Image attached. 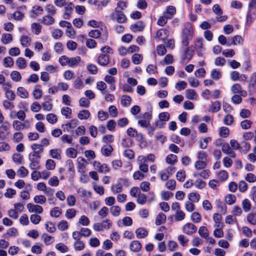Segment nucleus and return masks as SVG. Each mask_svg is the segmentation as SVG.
Masks as SVG:
<instances>
[{
	"label": "nucleus",
	"mask_w": 256,
	"mask_h": 256,
	"mask_svg": "<svg viewBox=\"0 0 256 256\" xmlns=\"http://www.w3.org/2000/svg\"><path fill=\"white\" fill-rule=\"evenodd\" d=\"M194 53V45L187 46H182L180 49V58L182 62L184 63L190 62L193 57Z\"/></svg>",
	"instance_id": "nucleus-1"
},
{
	"label": "nucleus",
	"mask_w": 256,
	"mask_h": 256,
	"mask_svg": "<svg viewBox=\"0 0 256 256\" xmlns=\"http://www.w3.org/2000/svg\"><path fill=\"white\" fill-rule=\"evenodd\" d=\"M193 28L190 24L186 25L182 30L181 36L182 46H187L193 38Z\"/></svg>",
	"instance_id": "nucleus-2"
},
{
	"label": "nucleus",
	"mask_w": 256,
	"mask_h": 256,
	"mask_svg": "<svg viewBox=\"0 0 256 256\" xmlns=\"http://www.w3.org/2000/svg\"><path fill=\"white\" fill-rule=\"evenodd\" d=\"M110 16L113 21H116L120 24L124 23L126 20V17L124 14L117 8L110 14Z\"/></svg>",
	"instance_id": "nucleus-3"
},
{
	"label": "nucleus",
	"mask_w": 256,
	"mask_h": 256,
	"mask_svg": "<svg viewBox=\"0 0 256 256\" xmlns=\"http://www.w3.org/2000/svg\"><path fill=\"white\" fill-rule=\"evenodd\" d=\"M194 46V50L196 49L198 56L200 57L202 56L205 50L202 38H197L195 40Z\"/></svg>",
	"instance_id": "nucleus-4"
},
{
	"label": "nucleus",
	"mask_w": 256,
	"mask_h": 256,
	"mask_svg": "<svg viewBox=\"0 0 256 256\" xmlns=\"http://www.w3.org/2000/svg\"><path fill=\"white\" fill-rule=\"evenodd\" d=\"M30 123L28 120H26L24 122L19 120H14L12 122V126L16 130H20L28 128L30 126Z\"/></svg>",
	"instance_id": "nucleus-5"
},
{
	"label": "nucleus",
	"mask_w": 256,
	"mask_h": 256,
	"mask_svg": "<svg viewBox=\"0 0 256 256\" xmlns=\"http://www.w3.org/2000/svg\"><path fill=\"white\" fill-rule=\"evenodd\" d=\"M93 166L96 170L100 173H106L110 171L109 167L108 164H102L98 161H94L93 164Z\"/></svg>",
	"instance_id": "nucleus-6"
},
{
	"label": "nucleus",
	"mask_w": 256,
	"mask_h": 256,
	"mask_svg": "<svg viewBox=\"0 0 256 256\" xmlns=\"http://www.w3.org/2000/svg\"><path fill=\"white\" fill-rule=\"evenodd\" d=\"M196 230V226L191 223H187L182 227L183 232L188 235H192L194 234Z\"/></svg>",
	"instance_id": "nucleus-7"
},
{
	"label": "nucleus",
	"mask_w": 256,
	"mask_h": 256,
	"mask_svg": "<svg viewBox=\"0 0 256 256\" xmlns=\"http://www.w3.org/2000/svg\"><path fill=\"white\" fill-rule=\"evenodd\" d=\"M159 120L155 122V124L160 128H163V124H160L162 122H167L170 118V115L168 112H162L158 114Z\"/></svg>",
	"instance_id": "nucleus-8"
},
{
	"label": "nucleus",
	"mask_w": 256,
	"mask_h": 256,
	"mask_svg": "<svg viewBox=\"0 0 256 256\" xmlns=\"http://www.w3.org/2000/svg\"><path fill=\"white\" fill-rule=\"evenodd\" d=\"M139 169L144 172H146L148 171V165L146 164V158L143 156H140L138 158Z\"/></svg>",
	"instance_id": "nucleus-9"
},
{
	"label": "nucleus",
	"mask_w": 256,
	"mask_h": 256,
	"mask_svg": "<svg viewBox=\"0 0 256 256\" xmlns=\"http://www.w3.org/2000/svg\"><path fill=\"white\" fill-rule=\"evenodd\" d=\"M176 14V8L172 6H168L166 7V10L162 14L166 18L170 20L173 18Z\"/></svg>",
	"instance_id": "nucleus-10"
},
{
	"label": "nucleus",
	"mask_w": 256,
	"mask_h": 256,
	"mask_svg": "<svg viewBox=\"0 0 256 256\" xmlns=\"http://www.w3.org/2000/svg\"><path fill=\"white\" fill-rule=\"evenodd\" d=\"M78 170V172L84 174L85 172V168L87 164L86 160L82 157H78L77 158Z\"/></svg>",
	"instance_id": "nucleus-11"
},
{
	"label": "nucleus",
	"mask_w": 256,
	"mask_h": 256,
	"mask_svg": "<svg viewBox=\"0 0 256 256\" xmlns=\"http://www.w3.org/2000/svg\"><path fill=\"white\" fill-rule=\"evenodd\" d=\"M248 89L250 93H254L256 91V72H253L250 76Z\"/></svg>",
	"instance_id": "nucleus-12"
},
{
	"label": "nucleus",
	"mask_w": 256,
	"mask_h": 256,
	"mask_svg": "<svg viewBox=\"0 0 256 256\" xmlns=\"http://www.w3.org/2000/svg\"><path fill=\"white\" fill-rule=\"evenodd\" d=\"M145 27V24L142 21H138L130 26V28L134 32H142Z\"/></svg>",
	"instance_id": "nucleus-13"
},
{
	"label": "nucleus",
	"mask_w": 256,
	"mask_h": 256,
	"mask_svg": "<svg viewBox=\"0 0 256 256\" xmlns=\"http://www.w3.org/2000/svg\"><path fill=\"white\" fill-rule=\"evenodd\" d=\"M27 208L30 212H34L36 214H40L43 212V208L42 206L38 204H27Z\"/></svg>",
	"instance_id": "nucleus-14"
},
{
	"label": "nucleus",
	"mask_w": 256,
	"mask_h": 256,
	"mask_svg": "<svg viewBox=\"0 0 256 256\" xmlns=\"http://www.w3.org/2000/svg\"><path fill=\"white\" fill-rule=\"evenodd\" d=\"M10 128V124L8 122H5L0 126V140H3L6 138L7 135V131Z\"/></svg>",
	"instance_id": "nucleus-15"
},
{
	"label": "nucleus",
	"mask_w": 256,
	"mask_h": 256,
	"mask_svg": "<svg viewBox=\"0 0 256 256\" xmlns=\"http://www.w3.org/2000/svg\"><path fill=\"white\" fill-rule=\"evenodd\" d=\"M110 62V56L107 54H100L98 58V63L102 66H107Z\"/></svg>",
	"instance_id": "nucleus-16"
},
{
	"label": "nucleus",
	"mask_w": 256,
	"mask_h": 256,
	"mask_svg": "<svg viewBox=\"0 0 256 256\" xmlns=\"http://www.w3.org/2000/svg\"><path fill=\"white\" fill-rule=\"evenodd\" d=\"M243 40L241 36H236L232 38H228L226 46H229L232 45H236L242 43Z\"/></svg>",
	"instance_id": "nucleus-17"
},
{
	"label": "nucleus",
	"mask_w": 256,
	"mask_h": 256,
	"mask_svg": "<svg viewBox=\"0 0 256 256\" xmlns=\"http://www.w3.org/2000/svg\"><path fill=\"white\" fill-rule=\"evenodd\" d=\"M256 15V10H248L246 15V24L250 26L254 20Z\"/></svg>",
	"instance_id": "nucleus-18"
},
{
	"label": "nucleus",
	"mask_w": 256,
	"mask_h": 256,
	"mask_svg": "<svg viewBox=\"0 0 256 256\" xmlns=\"http://www.w3.org/2000/svg\"><path fill=\"white\" fill-rule=\"evenodd\" d=\"M74 5L72 2H70L65 6L64 13V18L66 20L70 19Z\"/></svg>",
	"instance_id": "nucleus-19"
},
{
	"label": "nucleus",
	"mask_w": 256,
	"mask_h": 256,
	"mask_svg": "<svg viewBox=\"0 0 256 256\" xmlns=\"http://www.w3.org/2000/svg\"><path fill=\"white\" fill-rule=\"evenodd\" d=\"M213 220L214 222V228H224V224L222 222V216L218 214H214L213 215Z\"/></svg>",
	"instance_id": "nucleus-20"
},
{
	"label": "nucleus",
	"mask_w": 256,
	"mask_h": 256,
	"mask_svg": "<svg viewBox=\"0 0 256 256\" xmlns=\"http://www.w3.org/2000/svg\"><path fill=\"white\" fill-rule=\"evenodd\" d=\"M31 148L34 151V154H33L34 156L40 158V156H38L42 152L44 148L42 144H33L31 146Z\"/></svg>",
	"instance_id": "nucleus-21"
},
{
	"label": "nucleus",
	"mask_w": 256,
	"mask_h": 256,
	"mask_svg": "<svg viewBox=\"0 0 256 256\" xmlns=\"http://www.w3.org/2000/svg\"><path fill=\"white\" fill-rule=\"evenodd\" d=\"M142 244L138 240H134L131 242L130 245V249L133 252H138L142 248Z\"/></svg>",
	"instance_id": "nucleus-22"
},
{
	"label": "nucleus",
	"mask_w": 256,
	"mask_h": 256,
	"mask_svg": "<svg viewBox=\"0 0 256 256\" xmlns=\"http://www.w3.org/2000/svg\"><path fill=\"white\" fill-rule=\"evenodd\" d=\"M62 150L60 148L52 149L50 151V156L54 159L60 160L61 159Z\"/></svg>",
	"instance_id": "nucleus-23"
},
{
	"label": "nucleus",
	"mask_w": 256,
	"mask_h": 256,
	"mask_svg": "<svg viewBox=\"0 0 256 256\" xmlns=\"http://www.w3.org/2000/svg\"><path fill=\"white\" fill-rule=\"evenodd\" d=\"M42 12L43 9L40 6H34L30 11V16L32 18H36L38 14H41Z\"/></svg>",
	"instance_id": "nucleus-24"
},
{
	"label": "nucleus",
	"mask_w": 256,
	"mask_h": 256,
	"mask_svg": "<svg viewBox=\"0 0 256 256\" xmlns=\"http://www.w3.org/2000/svg\"><path fill=\"white\" fill-rule=\"evenodd\" d=\"M136 234L138 238H143L148 236V232L144 228H139L136 230Z\"/></svg>",
	"instance_id": "nucleus-25"
},
{
	"label": "nucleus",
	"mask_w": 256,
	"mask_h": 256,
	"mask_svg": "<svg viewBox=\"0 0 256 256\" xmlns=\"http://www.w3.org/2000/svg\"><path fill=\"white\" fill-rule=\"evenodd\" d=\"M210 174V171L208 170H203L201 172H196L193 174L194 178L201 176L204 179H207Z\"/></svg>",
	"instance_id": "nucleus-26"
},
{
	"label": "nucleus",
	"mask_w": 256,
	"mask_h": 256,
	"mask_svg": "<svg viewBox=\"0 0 256 256\" xmlns=\"http://www.w3.org/2000/svg\"><path fill=\"white\" fill-rule=\"evenodd\" d=\"M54 22V18L50 15H46L42 17L40 20V22L44 24L49 26Z\"/></svg>",
	"instance_id": "nucleus-27"
},
{
	"label": "nucleus",
	"mask_w": 256,
	"mask_h": 256,
	"mask_svg": "<svg viewBox=\"0 0 256 256\" xmlns=\"http://www.w3.org/2000/svg\"><path fill=\"white\" fill-rule=\"evenodd\" d=\"M42 26L36 22H33L31 24V29L33 33L36 35H38L40 34L42 31Z\"/></svg>",
	"instance_id": "nucleus-28"
},
{
	"label": "nucleus",
	"mask_w": 256,
	"mask_h": 256,
	"mask_svg": "<svg viewBox=\"0 0 256 256\" xmlns=\"http://www.w3.org/2000/svg\"><path fill=\"white\" fill-rule=\"evenodd\" d=\"M186 98L189 100H196L198 97V94L194 90L192 89H188L186 91Z\"/></svg>",
	"instance_id": "nucleus-29"
},
{
	"label": "nucleus",
	"mask_w": 256,
	"mask_h": 256,
	"mask_svg": "<svg viewBox=\"0 0 256 256\" xmlns=\"http://www.w3.org/2000/svg\"><path fill=\"white\" fill-rule=\"evenodd\" d=\"M17 94L22 98H26L29 94L26 90L23 87H18L17 88Z\"/></svg>",
	"instance_id": "nucleus-30"
},
{
	"label": "nucleus",
	"mask_w": 256,
	"mask_h": 256,
	"mask_svg": "<svg viewBox=\"0 0 256 256\" xmlns=\"http://www.w3.org/2000/svg\"><path fill=\"white\" fill-rule=\"evenodd\" d=\"M90 114L88 110H80L78 114V118L80 120H87L90 116Z\"/></svg>",
	"instance_id": "nucleus-31"
},
{
	"label": "nucleus",
	"mask_w": 256,
	"mask_h": 256,
	"mask_svg": "<svg viewBox=\"0 0 256 256\" xmlns=\"http://www.w3.org/2000/svg\"><path fill=\"white\" fill-rule=\"evenodd\" d=\"M228 173L226 170H222L218 174V182H223L226 181L228 178Z\"/></svg>",
	"instance_id": "nucleus-32"
},
{
	"label": "nucleus",
	"mask_w": 256,
	"mask_h": 256,
	"mask_svg": "<svg viewBox=\"0 0 256 256\" xmlns=\"http://www.w3.org/2000/svg\"><path fill=\"white\" fill-rule=\"evenodd\" d=\"M166 220V216L164 214L160 212L156 218L155 224L156 225L159 226L164 223Z\"/></svg>",
	"instance_id": "nucleus-33"
},
{
	"label": "nucleus",
	"mask_w": 256,
	"mask_h": 256,
	"mask_svg": "<svg viewBox=\"0 0 256 256\" xmlns=\"http://www.w3.org/2000/svg\"><path fill=\"white\" fill-rule=\"evenodd\" d=\"M221 104L219 101L212 102L210 107V110L212 112H216L220 109Z\"/></svg>",
	"instance_id": "nucleus-34"
},
{
	"label": "nucleus",
	"mask_w": 256,
	"mask_h": 256,
	"mask_svg": "<svg viewBox=\"0 0 256 256\" xmlns=\"http://www.w3.org/2000/svg\"><path fill=\"white\" fill-rule=\"evenodd\" d=\"M131 98L127 95H123L121 98V104L124 107H128L130 104Z\"/></svg>",
	"instance_id": "nucleus-35"
},
{
	"label": "nucleus",
	"mask_w": 256,
	"mask_h": 256,
	"mask_svg": "<svg viewBox=\"0 0 256 256\" xmlns=\"http://www.w3.org/2000/svg\"><path fill=\"white\" fill-rule=\"evenodd\" d=\"M31 38L27 36H22L20 38V42L24 47H27L30 45Z\"/></svg>",
	"instance_id": "nucleus-36"
},
{
	"label": "nucleus",
	"mask_w": 256,
	"mask_h": 256,
	"mask_svg": "<svg viewBox=\"0 0 256 256\" xmlns=\"http://www.w3.org/2000/svg\"><path fill=\"white\" fill-rule=\"evenodd\" d=\"M1 40L4 44H8L12 40V36L10 34H4L2 36Z\"/></svg>",
	"instance_id": "nucleus-37"
},
{
	"label": "nucleus",
	"mask_w": 256,
	"mask_h": 256,
	"mask_svg": "<svg viewBox=\"0 0 256 256\" xmlns=\"http://www.w3.org/2000/svg\"><path fill=\"white\" fill-rule=\"evenodd\" d=\"M18 176L20 178H25L28 174V170L24 166H22L17 171Z\"/></svg>",
	"instance_id": "nucleus-38"
},
{
	"label": "nucleus",
	"mask_w": 256,
	"mask_h": 256,
	"mask_svg": "<svg viewBox=\"0 0 256 256\" xmlns=\"http://www.w3.org/2000/svg\"><path fill=\"white\" fill-rule=\"evenodd\" d=\"M30 168L32 170H38L40 168V162L38 160H34V158H30Z\"/></svg>",
	"instance_id": "nucleus-39"
},
{
	"label": "nucleus",
	"mask_w": 256,
	"mask_h": 256,
	"mask_svg": "<svg viewBox=\"0 0 256 256\" xmlns=\"http://www.w3.org/2000/svg\"><path fill=\"white\" fill-rule=\"evenodd\" d=\"M113 148L110 145L104 146L102 148V154L106 156H109Z\"/></svg>",
	"instance_id": "nucleus-40"
},
{
	"label": "nucleus",
	"mask_w": 256,
	"mask_h": 256,
	"mask_svg": "<svg viewBox=\"0 0 256 256\" xmlns=\"http://www.w3.org/2000/svg\"><path fill=\"white\" fill-rule=\"evenodd\" d=\"M81 60L80 56L70 58V63L69 66L71 68L76 67Z\"/></svg>",
	"instance_id": "nucleus-41"
},
{
	"label": "nucleus",
	"mask_w": 256,
	"mask_h": 256,
	"mask_svg": "<svg viewBox=\"0 0 256 256\" xmlns=\"http://www.w3.org/2000/svg\"><path fill=\"white\" fill-rule=\"evenodd\" d=\"M166 161L168 164H174L178 161L177 156L173 154H168L166 158Z\"/></svg>",
	"instance_id": "nucleus-42"
},
{
	"label": "nucleus",
	"mask_w": 256,
	"mask_h": 256,
	"mask_svg": "<svg viewBox=\"0 0 256 256\" xmlns=\"http://www.w3.org/2000/svg\"><path fill=\"white\" fill-rule=\"evenodd\" d=\"M206 166V162L200 160L196 161L194 164V168L198 170L204 169Z\"/></svg>",
	"instance_id": "nucleus-43"
},
{
	"label": "nucleus",
	"mask_w": 256,
	"mask_h": 256,
	"mask_svg": "<svg viewBox=\"0 0 256 256\" xmlns=\"http://www.w3.org/2000/svg\"><path fill=\"white\" fill-rule=\"evenodd\" d=\"M111 190L114 194L120 192L122 190V184L118 182L117 184L112 185L111 187Z\"/></svg>",
	"instance_id": "nucleus-44"
},
{
	"label": "nucleus",
	"mask_w": 256,
	"mask_h": 256,
	"mask_svg": "<svg viewBox=\"0 0 256 256\" xmlns=\"http://www.w3.org/2000/svg\"><path fill=\"white\" fill-rule=\"evenodd\" d=\"M246 219L248 223L250 224L256 225V213H249L247 216Z\"/></svg>",
	"instance_id": "nucleus-45"
},
{
	"label": "nucleus",
	"mask_w": 256,
	"mask_h": 256,
	"mask_svg": "<svg viewBox=\"0 0 256 256\" xmlns=\"http://www.w3.org/2000/svg\"><path fill=\"white\" fill-rule=\"evenodd\" d=\"M198 234L201 237L206 238L209 236V231L208 228L204 226H200L198 230Z\"/></svg>",
	"instance_id": "nucleus-46"
},
{
	"label": "nucleus",
	"mask_w": 256,
	"mask_h": 256,
	"mask_svg": "<svg viewBox=\"0 0 256 256\" xmlns=\"http://www.w3.org/2000/svg\"><path fill=\"white\" fill-rule=\"evenodd\" d=\"M189 201L192 202H197L199 201L200 196L197 192H191L188 195Z\"/></svg>",
	"instance_id": "nucleus-47"
},
{
	"label": "nucleus",
	"mask_w": 256,
	"mask_h": 256,
	"mask_svg": "<svg viewBox=\"0 0 256 256\" xmlns=\"http://www.w3.org/2000/svg\"><path fill=\"white\" fill-rule=\"evenodd\" d=\"M210 77L214 80H218L222 77V72L220 70L214 69L210 73Z\"/></svg>",
	"instance_id": "nucleus-48"
},
{
	"label": "nucleus",
	"mask_w": 256,
	"mask_h": 256,
	"mask_svg": "<svg viewBox=\"0 0 256 256\" xmlns=\"http://www.w3.org/2000/svg\"><path fill=\"white\" fill-rule=\"evenodd\" d=\"M185 214L180 210H178L174 214V219L176 221H182L185 218Z\"/></svg>",
	"instance_id": "nucleus-49"
},
{
	"label": "nucleus",
	"mask_w": 256,
	"mask_h": 256,
	"mask_svg": "<svg viewBox=\"0 0 256 256\" xmlns=\"http://www.w3.org/2000/svg\"><path fill=\"white\" fill-rule=\"evenodd\" d=\"M132 60L134 64H140L142 60V56L140 54H134L132 56Z\"/></svg>",
	"instance_id": "nucleus-50"
},
{
	"label": "nucleus",
	"mask_w": 256,
	"mask_h": 256,
	"mask_svg": "<svg viewBox=\"0 0 256 256\" xmlns=\"http://www.w3.org/2000/svg\"><path fill=\"white\" fill-rule=\"evenodd\" d=\"M16 64L20 69H24L26 68V63L25 59L23 58H18L16 61Z\"/></svg>",
	"instance_id": "nucleus-51"
},
{
	"label": "nucleus",
	"mask_w": 256,
	"mask_h": 256,
	"mask_svg": "<svg viewBox=\"0 0 256 256\" xmlns=\"http://www.w3.org/2000/svg\"><path fill=\"white\" fill-rule=\"evenodd\" d=\"M77 154V150L74 148H68L66 150V154L68 158H76Z\"/></svg>",
	"instance_id": "nucleus-52"
},
{
	"label": "nucleus",
	"mask_w": 256,
	"mask_h": 256,
	"mask_svg": "<svg viewBox=\"0 0 256 256\" xmlns=\"http://www.w3.org/2000/svg\"><path fill=\"white\" fill-rule=\"evenodd\" d=\"M56 248L62 253L68 252V248L63 243H58L56 245Z\"/></svg>",
	"instance_id": "nucleus-53"
},
{
	"label": "nucleus",
	"mask_w": 256,
	"mask_h": 256,
	"mask_svg": "<svg viewBox=\"0 0 256 256\" xmlns=\"http://www.w3.org/2000/svg\"><path fill=\"white\" fill-rule=\"evenodd\" d=\"M146 196L144 194L139 193L138 194L137 202L140 204H144L146 202Z\"/></svg>",
	"instance_id": "nucleus-54"
},
{
	"label": "nucleus",
	"mask_w": 256,
	"mask_h": 256,
	"mask_svg": "<svg viewBox=\"0 0 256 256\" xmlns=\"http://www.w3.org/2000/svg\"><path fill=\"white\" fill-rule=\"evenodd\" d=\"M230 145L232 150H238L242 152V147L240 144L238 143V142L234 140H230Z\"/></svg>",
	"instance_id": "nucleus-55"
},
{
	"label": "nucleus",
	"mask_w": 256,
	"mask_h": 256,
	"mask_svg": "<svg viewBox=\"0 0 256 256\" xmlns=\"http://www.w3.org/2000/svg\"><path fill=\"white\" fill-rule=\"evenodd\" d=\"M74 245L75 250L77 251L82 250L85 248V244L82 240L75 241Z\"/></svg>",
	"instance_id": "nucleus-56"
},
{
	"label": "nucleus",
	"mask_w": 256,
	"mask_h": 256,
	"mask_svg": "<svg viewBox=\"0 0 256 256\" xmlns=\"http://www.w3.org/2000/svg\"><path fill=\"white\" fill-rule=\"evenodd\" d=\"M178 240L182 246H186L188 242V239L184 235L180 234L178 237Z\"/></svg>",
	"instance_id": "nucleus-57"
},
{
	"label": "nucleus",
	"mask_w": 256,
	"mask_h": 256,
	"mask_svg": "<svg viewBox=\"0 0 256 256\" xmlns=\"http://www.w3.org/2000/svg\"><path fill=\"white\" fill-rule=\"evenodd\" d=\"M165 186L168 189L170 190H175L176 186V180L172 179L168 180Z\"/></svg>",
	"instance_id": "nucleus-58"
},
{
	"label": "nucleus",
	"mask_w": 256,
	"mask_h": 256,
	"mask_svg": "<svg viewBox=\"0 0 256 256\" xmlns=\"http://www.w3.org/2000/svg\"><path fill=\"white\" fill-rule=\"evenodd\" d=\"M242 207L245 212H248L251 208V204L248 199H244L242 202Z\"/></svg>",
	"instance_id": "nucleus-59"
},
{
	"label": "nucleus",
	"mask_w": 256,
	"mask_h": 256,
	"mask_svg": "<svg viewBox=\"0 0 256 256\" xmlns=\"http://www.w3.org/2000/svg\"><path fill=\"white\" fill-rule=\"evenodd\" d=\"M186 176V172L184 170H178L176 174V178L177 180L181 182L184 180Z\"/></svg>",
	"instance_id": "nucleus-60"
},
{
	"label": "nucleus",
	"mask_w": 256,
	"mask_h": 256,
	"mask_svg": "<svg viewBox=\"0 0 256 256\" xmlns=\"http://www.w3.org/2000/svg\"><path fill=\"white\" fill-rule=\"evenodd\" d=\"M236 196L232 194H228L225 197V201L228 204L231 205L234 204L236 202Z\"/></svg>",
	"instance_id": "nucleus-61"
},
{
	"label": "nucleus",
	"mask_w": 256,
	"mask_h": 256,
	"mask_svg": "<svg viewBox=\"0 0 256 256\" xmlns=\"http://www.w3.org/2000/svg\"><path fill=\"white\" fill-rule=\"evenodd\" d=\"M14 64V60L10 56L6 57L4 60V65L6 68L12 67Z\"/></svg>",
	"instance_id": "nucleus-62"
},
{
	"label": "nucleus",
	"mask_w": 256,
	"mask_h": 256,
	"mask_svg": "<svg viewBox=\"0 0 256 256\" xmlns=\"http://www.w3.org/2000/svg\"><path fill=\"white\" fill-rule=\"evenodd\" d=\"M46 198L43 195L36 196L34 198V202L43 204L46 202Z\"/></svg>",
	"instance_id": "nucleus-63"
},
{
	"label": "nucleus",
	"mask_w": 256,
	"mask_h": 256,
	"mask_svg": "<svg viewBox=\"0 0 256 256\" xmlns=\"http://www.w3.org/2000/svg\"><path fill=\"white\" fill-rule=\"evenodd\" d=\"M61 113L66 118H70L72 114V109L68 107H64L61 110Z\"/></svg>",
	"instance_id": "nucleus-64"
}]
</instances>
